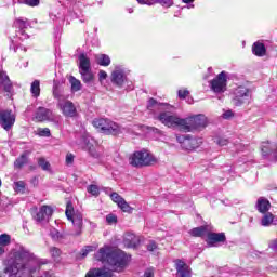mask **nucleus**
<instances>
[{
	"mask_svg": "<svg viewBox=\"0 0 277 277\" xmlns=\"http://www.w3.org/2000/svg\"><path fill=\"white\" fill-rule=\"evenodd\" d=\"M0 79H2V83L4 84V91L12 92V82L10 81V77L1 74Z\"/></svg>",
	"mask_w": 277,
	"mask_h": 277,
	"instance_id": "obj_33",
	"label": "nucleus"
},
{
	"mask_svg": "<svg viewBox=\"0 0 277 277\" xmlns=\"http://www.w3.org/2000/svg\"><path fill=\"white\" fill-rule=\"evenodd\" d=\"M157 119L161 124H164V127H168L169 129H179L180 131H183V118L172 115L170 111L160 113Z\"/></svg>",
	"mask_w": 277,
	"mask_h": 277,
	"instance_id": "obj_6",
	"label": "nucleus"
},
{
	"mask_svg": "<svg viewBox=\"0 0 277 277\" xmlns=\"http://www.w3.org/2000/svg\"><path fill=\"white\" fill-rule=\"evenodd\" d=\"M80 75L84 83H92L94 81V74H92L91 69L80 70Z\"/></svg>",
	"mask_w": 277,
	"mask_h": 277,
	"instance_id": "obj_29",
	"label": "nucleus"
},
{
	"mask_svg": "<svg viewBox=\"0 0 277 277\" xmlns=\"http://www.w3.org/2000/svg\"><path fill=\"white\" fill-rule=\"evenodd\" d=\"M68 220L74 224L75 233L72 235H80L81 229L83 228V214L76 213Z\"/></svg>",
	"mask_w": 277,
	"mask_h": 277,
	"instance_id": "obj_19",
	"label": "nucleus"
},
{
	"mask_svg": "<svg viewBox=\"0 0 277 277\" xmlns=\"http://www.w3.org/2000/svg\"><path fill=\"white\" fill-rule=\"evenodd\" d=\"M189 234L192 235V237H205V235H208V229L207 226H200V227H196L193 228Z\"/></svg>",
	"mask_w": 277,
	"mask_h": 277,
	"instance_id": "obj_30",
	"label": "nucleus"
},
{
	"mask_svg": "<svg viewBox=\"0 0 277 277\" xmlns=\"http://www.w3.org/2000/svg\"><path fill=\"white\" fill-rule=\"evenodd\" d=\"M53 215V208L49 206H42L37 212L35 220L36 222H49Z\"/></svg>",
	"mask_w": 277,
	"mask_h": 277,
	"instance_id": "obj_16",
	"label": "nucleus"
},
{
	"mask_svg": "<svg viewBox=\"0 0 277 277\" xmlns=\"http://www.w3.org/2000/svg\"><path fill=\"white\" fill-rule=\"evenodd\" d=\"M30 92L35 98H38V96H40V80H35L31 83Z\"/></svg>",
	"mask_w": 277,
	"mask_h": 277,
	"instance_id": "obj_31",
	"label": "nucleus"
},
{
	"mask_svg": "<svg viewBox=\"0 0 277 277\" xmlns=\"http://www.w3.org/2000/svg\"><path fill=\"white\" fill-rule=\"evenodd\" d=\"M118 207L121 209V211H123V213H131L133 211V208H131V206H129L124 199L119 203Z\"/></svg>",
	"mask_w": 277,
	"mask_h": 277,
	"instance_id": "obj_37",
	"label": "nucleus"
},
{
	"mask_svg": "<svg viewBox=\"0 0 277 277\" xmlns=\"http://www.w3.org/2000/svg\"><path fill=\"white\" fill-rule=\"evenodd\" d=\"M87 190L89 194H91V196H98V194H101V190L98 189V187L94 184L89 185L87 187Z\"/></svg>",
	"mask_w": 277,
	"mask_h": 277,
	"instance_id": "obj_43",
	"label": "nucleus"
},
{
	"mask_svg": "<svg viewBox=\"0 0 277 277\" xmlns=\"http://www.w3.org/2000/svg\"><path fill=\"white\" fill-rule=\"evenodd\" d=\"M16 122V115L12 109H0V127L4 131H10Z\"/></svg>",
	"mask_w": 277,
	"mask_h": 277,
	"instance_id": "obj_8",
	"label": "nucleus"
},
{
	"mask_svg": "<svg viewBox=\"0 0 277 277\" xmlns=\"http://www.w3.org/2000/svg\"><path fill=\"white\" fill-rule=\"evenodd\" d=\"M157 3L162 5V8H172V5H174V0H157Z\"/></svg>",
	"mask_w": 277,
	"mask_h": 277,
	"instance_id": "obj_46",
	"label": "nucleus"
},
{
	"mask_svg": "<svg viewBox=\"0 0 277 277\" xmlns=\"http://www.w3.org/2000/svg\"><path fill=\"white\" fill-rule=\"evenodd\" d=\"M50 235H51V237H52V239H60V232H57V230H52L51 233H50Z\"/></svg>",
	"mask_w": 277,
	"mask_h": 277,
	"instance_id": "obj_57",
	"label": "nucleus"
},
{
	"mask_svg": "<svg viewBox=\"0 0 277 277\" xmlns=\"http://www.w3.org/2000/svg\"><path fill=\"white\" fill-rule=\"evenodd\" d=\"M255 207L260 213H267V211H269L272 207V203H269V200H267V198L260 197L256 201Z\"/></svg>",
	"mask_w": 277,
	"mask_h": 277,
	"instance_id": "obj_22",
	"label": "nucleus"
},
{
	"mask_svg": "<svg viewBox=\"0 0 277 277\" xmlns=\"http://www.w3.org/2000/svg\"><path fill=\"white\" fill-rule=\"evenodd\" d=\"M110 81L111 83H114V85L122 88V85H124V81H127L124 69L116 67L115 70L111 72Z\"/></svg>",
	"mask_w": 277,
	"mask_h": 277,
	"instance_id": "obj_14",
	"label": "nucleus"
},
{
	"mask_svg": "<svg viewBox=\"0 0 277 277\" xmlns=\"http://www.w3.org/2000/svg\"><path fill=\"white\" fill-rule=\"evenodd\" d=\"M262 156L263 157H274L276 150V144L269 142H263L261 145Z\"/></svg>",
	"mask_w": 277,
	"mask_h": 277,
	"instance_id": "obj_21",
	"label": "nucleus"
},
{
	"mask_svg": "<svg viewBox=\"0 0 277 277\" xmlns=\"http://www.w3.org/2000/svg\"><path fill=\"white\" fill-rule=\"evenodd\" d=\"M80 70H90V58L85 54L78 56Z\"/></svg>",
	"mask_w": 277,
	"mask_h": 277,
	"instance_id": "obj_27",
	"label": "nucleus"
},
{
	"mask_svg": "<svg viewBox=\"0 0 277 277\" xmlns=\"http://www.w3.org/2000/svg\"><path fill=\"white\" fill-rule=\"evenodd\" d=\"M11 241H12V238L10 237V235L8 234L0 235V246H3L5 248V246H10Z\"/></svg>",
	"mask_w": 277,
	"mask_h": 277,
	"instance_id": "obj_38",
	"label": "nucleus"
},
{
	"mask_svg": "<svg viewBox=\"0 0 277 277\" xmlns=\"http://www.w3.org/2000/svg\"><path fill=\"white\" fill-rule=\"evenodd\" d=\"M5 253V247L3 245H0V256Z\"/></svg>",
	"mask_w": 277,
	"mask_h": 277,
	"instance_id": "obj_60",
	"label": "nucleus"
},
{
	"mask_svg": "<svg viewBox=\"0 0 277 277\" xmlns=\"http://www.w3.org/2000/svg\"><path fill=\"white\" fill-rule=\"evenodd\" d=\"M250 98H252V91L247 87L239 85L234 89L232 101L236 107H241V105L250 103Z\"/></svg>",
	"mask_w": 277,
	"mask_h": 277,
	"instance_id": "obj_7",
	"label": "nucleus"
},
{
	"mask_svg": "<svg viewBox=\"0 0 277 277\" xmlns=\"http://www.w3.org/2000/svg\"><path fill=\"white\" fill-rule=\"evenodd\" d=\"M4 274L8 277H34V274L47 265V260H40L31 251L22 247L10 253Z\"/></svg>",
	"mask_w": 277,
	"mask_h": 277,
	"instance_id": "obj_1",
	"label": "nucleus"
},
{
	"mask_svg": "<svg viewBox=\"0 0 277 277\" xmlns=\"http://www.w3.org/2000/svg\"><path fill=\"white\" fill-rule=\"evenodd\" d=\"M146 248L148 252H155V250H158L159 246L154 240H149L148 243L146 245Z\"/></svg>",
	"mask_w": 277,
	"mask_h": 277,
	"instance_id": "obj_45",
	"label": "nucleus"
},
{
	"mask_svg": "<svg viewBox=\"0 0 277 277\" xmlns=\"http://www.w3.org/2000/svg\"><path fill=\"white\" fill-rule=\"evenodd\" d=\"M19 3L24 5H29V8H36L40 5V0H18Z\"/></svg>",
	"mask_w": 277,
	"mask_h": 277,
	"instance_id": "obj_40",
	"label": "nucleus"
},
{
	"mask_svg": "<svg viewBox=\"0 0 277 277\" xmlns=\"http://www.w3.org/2000/svg\"><path fill=\"white\" fill-rule=\"evenodd\" d=\"M92 228H96V224L93 222H90Z\"/></svg>",
	"mask_w": 277,
	"mask_h": 277,
	"instance_id": "obj_62",
	"label": "nucleus"
},
{
	"mask_svg": "<svg viewBox=\"0 0 277 277\" xmlns=\"http://www.w3.org/2000/svg\"><path fill=\"white\" fill-rule=\"evenodd\" d=\"M57 107L66 118H75L77 116V107L68 100H60Z\"/></svg>",
	"mask_w": 277,
	"mask_h": 277,
	"instance_id": "obj_11",
	"label": "nucleus"
},
{
	"mask_svg": "<svg viewBox=\"0 0 277 277\" xmlns=\"http://www.w3.org/2000/svg\"><path fill=\"white\" fill-rule=\"evenodd\" d=\"M195 0H182L183 3H194Z\"/></svg>",
	"mask_w": 277,
	"mask_h": 277,
	"instance_id": "obj_61",
	"label": "nucleus"
},
{
	"mask_svg": "<svg viewBox=\"0 0 277 277\" xmlns=\"http://www.w3.org/2000/svg\"><path fill=\"white\" fill-rule=\"evenodd\" d=\"M175 269L180 277H189L192 276V268H189V265L185 263L183 260H175Z\"/></svg>",
	"mask_w": 277,
	"mask_h": 277,
	"instance_id": "obj_17",
	"label": "nucleus"
},
{
	"mask_svg": "<svg viewBox=\"0 0 277 277\" xmlns=\"http://www.w3.org/2000/svg\"><path fill=\"white\" fill-rule=\"evenodd\" d=\"M38 166L45 172H49V170H51V163H49V161H47V159H44V158L38 159Z\"/></svg>",
	"mask_w": 277,
	"mask_h": 277,
	"instance_id": "obj_35",
	"label": "nucleus"
},
{
	"mask_svg": "<svg viewBox=\"0 0 277 277\" xmlns=\"http://www.w3.org/2000/svg\"><path fill=\"white\" fill-rule=\"evenodd\" d=\"M252 53L255 54L256 57H264V55L267 53V50L265 49V44L259 41L253 43Z\"/></svg>",
	"mask_w": 277,
	"mask_h": 277,
	"instance_id": "obj_25",
	"label": "nucleus"
},
{
	"mask_svg": "<svg viewBox=\"0 0 277 277\" xmlns=\"http://www.w3.org/2000/svg\"><path fill=\"white\" fill-rule=\"evenodd\" d=\"M123 243L127 248H137L140 246V237L135 234L128 233L124 235Z\"/></svg>",
	"mask_w": 277,
	"mask_h": 277,
	"instance_id": "obj_20",
	"label": "nucleus"
},
{
	"mask_svg": "<svg viewBox=\"0 0 277 277\" xmlns=\"http://www.w3.org/2000/svg\"><path fill=\"white\" fill-rule=\"evenodd\" d=\"M155 105H157V100L149 98V101L147 103V109H153V107H155Z\"/></svg>",
	"mask_w": 277,
	"mask_h": 277,
	"instance_id": "obj_54",
	"label": "nucleus"
},
{
	"mask_svg": "<svg viewBox=\"0 0 277 277\" xmlns=\"http://www.w3.org/2000/svg\"><path fill=\"white\" fill-rule=\"evenodd\" d=\"M82 148L84 150H88L92 157L95 159L98 158V154L96 153V149L94 148L95 141L90 136V134H85L82 136Z\"/></svg>",
	"mask_w": 277,
	"mask_h": 277,
	"instance_id": "obj_15",
	"label": "nucleus"
},
{
	"mask_svg": "<svg viewBox=\"0 0 277 277\" xmlns=\"http://www.w3.org/2000/svg\"><path fill=\"white\" fill-rule=\"evenodd\" d=\"M98 249V245L94 243V245H91V246H87L84 247L82 250H81V256L83 259H85V256H88V253L89 252H94L95 250Z\"/></svg>",
	"mask_w": 277,
	"mask_h": 277,
	"instance_id": "obj_34",
	"label": "nucleus"
},
{
	"mask_svg": "<svg viewBox=\"0 0 277 277\" xmlns=\"http://www.w3.org/2000/svg\"><path fill=\"white\" fill-rule=\"evenodd\" d=\"M14 190L17 192V194H25V182L23 181L15 182Z\"/></svg>",
	"mask_w": 277,
	"mask_h": 277,
	"instance_id": "obj_39",
	"label": "nucleus"
},
{
	"mask_svg": "<svg viewBox=\"0 0 277 277\" xmlns=\"http://www.w3.org/2000/svg\"><path fill=\"white\" fill-rule=\"evenodd\" d=\"M180 98H185L186 96H189V91L188 90H180L177 92Z\"/></svg>",
	"mask_w": 277,
	"mask_h": 277,
	"instance_id": "obj_53",
	"label": "nucleus"
},
{
	"mask_svg": "<svg viewBox=\"0 0 277 277\" xmlns=\"http://www.w3.org/2000/svg\"><path fill=\"white\" fill-rule=\"evenodd\" d=\"M129 163L132 168H149L150 166H157L159 158L153 155V153L142 149L134 151L129 157Z\"/></svg>",
	"mask_w": 277,
	"mask_h": 277,
	"instance_id": "obj_3",
	"label": "nucleus"
},
{
	"mask_svg": "<svg viewBox=\"0 0 277 277\" xmlns=\"http://www.w3.org/2000/svg\"><path fill=\"white\" fill-rule=\"evenodd\" d=\"M107 79V71L105 70H100L98 71V81L100 83H103Z\"/></svg>",
	"mask_w": 277,
	"mask_h": 277,
	"instance_id": "obj_51",
	"label": "nucleus"
},
{
	"mask_svg": "<svg viewBox=\"0 0 277 277\" xmlns=\"http://www.w3.org/2000/svg\"><path fill=\"white\" fill-rule=\"evenodd\" d=\"M75 213V208L72 207V202H67L66 205V211H65V215L67 217V220H72V215Z\"/></svg>",
	"mask_w": 277,
	"mask_h": 277,
	"instance_id": "obj_36",
	"label": "nucleus"
},
{
	"mask_svg": "<svg viewBox=\"0 0 277 277\" xmlns=\"http://www.w3.org/2000/svg\"><path fill=\"white\" fill-rule=\"evenodd\" d=\"M49 251L52 259H60V256H62V250L57 247H51Z\"/></svg>",
	"mask_w": 277,
	"mask_h": 277,
	"instance_id": "obj_41",
	"label": "nucleus"
},
{
	"mask_svg": "<svg viewBox=\"0 0 277 277\" xmlns=\"http://www.w3.org/2000/svg\"><path fill=\"white\" fill-rule=\"evenodd\" d=\"M276 216L272 214L271 212H266L264 216L261 220L262 226H272V224L276 225L277 221L275 220Z\"/></svg>",
	"mask_w": 277,
	"mask_h": 277,
	"instance_id": "obj_26",
	"label": "nucleus"
},
{
	"mask_svg": "<svg viewBox=\"0 0 277 277\" xmlns=\"http://www.w3.org/2000/svg\"><path fill=\"white\" fill-rule=\"evenodd\" d=\"M1 185H2V182H1V180H0V187H1Z\"/></svg>",
	"mask_w": 277,
	"mask_h": 277,
	"instance_id": "obj_64",
	"label": "nucleus"
},
{
	"mask_svg": "<svg viewBox=\"0 0 277 277\" xmlns=\"http://www.w3.org/2000/svg\"><path fill=\"white\" fill-rule=\"evenodd\" d=\"M224 241H226V235L224 233H208V246L213 247L215 243H224Z\"/></svg>",
	"mask_w": 277,
	"mask_h": 277,
	"instance_id": "obj_18",
	"label": "nucleus"
},
{
	"mask_svg": "<svg viewBox=\"0 0 277 277\" xmlns=\"http://www.w3.org/2000/svg\"><path fill=\"white\" fill-rule=\"evenodd\" d=\"M29 21L27 18H16L14 21L13 27H15L16 30V37L19 38V40H27L29 38V35L25 32L26 29L29 28Z\"/></svg>",
	"mask_w": 277,
	"mask_h": 277,
	"instance_id": "obj_12",
	"label": "nucleus"
},
{
	"mask_svg": "<svg viewBox=\"0 0 277 277\" xmlns=\"http://www.w3.org/2000/svg\"><path fill=\"white\" fill-rule=\"evenodd\" d=\"M31 155V150H25L14 162L15 168L18 170L24 166H27V161H29V156Z\"/></svg>",
	"mask_w": 277,
	"mask_h": 277,
	"instance_id": "obj_23",
	"label": "nucleus"
},
{
	"mask_svg": "<svg viewBox=\"0 0 277 277\" xmlns=\"http://www.w3.org/2000/svg\"><path fill=\"white\" fill-rule=\"evenodd\" d=\"M53 96L54 98H57V101H64V98L62 97V91H60V89H57V87L53 88Z\"/></svg>",
	"mask_w": 277,
	"mask_h": 277,
	"instance_id": "obj_49",
	"label": "nucleus"
},
{
	"mask_svg": "<svg viewBox=\"0 0 277 277\" xmlns=\"http://www.w3.org/2000/svg\"><path fill=\"white\" fill-rule=\"evenodd\" d=\"M34 119L36 120V122H47V121L53 122L54 120L53 111L49 108L39 107L35 111Z\"/></svg>",
	"mask_w": 277,
	"mask_h": 277,
	"instance_id": "obj_13",
	"label": "nucleus"
},
{
	"mask_svg": "<svg viewBox=\"0 0 277 277\" xmlns=\"http://www.w3.org/2000/svg\"><path fill=\"white\" fill-rule=\"evenodd\" d=\"M94 259L100 263H104V265H109L113 269H122L129 261V256L124 251L114 250L107 245L95 252Z\"/></svg>",
	"mask_w": 277,
	"mask_h": 277,
	"instance_id": "obj_2",
	"label": "nucleus"
},
{
	"mask_svg": "<svg viewBox=\"0 0 277 277\" xmlns=\"http://www.w3.org/2000/svg\"><path fill=\"white\" fill-rule=\"evenodd\" d=\"M144 277H155V273L151 269H147L144 274Z\"/></svg>",
	"mask_w": 277,
	"mask_h": 277,
	"instance_id": "obj_58",
	"label": "nucleus"
},
{
	"mask_svg": "<svg viewBox=\"0 0 277 277\" xmlns=\"http://www.w3.org/2000/svg\"><path fill=\"white\" fill-rule=\"evenodd\" d=\"M38 135L40 137H51V130L49 128H39Z\"/></svg>",
	"mask_w": 277,
	"mask_h": 277,
	"instance_id": "obj_42",
	"label": "nucleus"
},
{
	"mask_svg": "<svg viewBox=\"0 0 277 277\" xmlns=\"http://www.w3.org/2000/svg\"><path fill=\"white\" fill-rule=\"evenodd\" d=\"M85 277H111V272L103 268H92L87 273Z\"/></svg>",
	"mask_w": 277,
	"mask_h": 277,
	"instance_id": "obj_24",
	"label": "nucleus"
},
{
	"mask_svg": "<svg viewBox=\"0 0 277 277\" xmlns=\"http://www.w3.org/2000/svg\"><path fill=\"white\" fill-rule=\"evenodd\" d=\"M234 114H233V110H227L223 114V118L225 120H229V118H233Z\"/></svg>",
	"mask_w": 277,
	"mask_h": 277,
	"instance_id": "obj_55",
	"label": "nucleus"
},
{
	"mask_svg": "<svg viewBox=\"0 0 277 277\" xmlns=\"http://www.w3.org/2000/svg\"><path fill=\"white\" fill-rule=\"evenodd\" d=\"M226 72L222 71L213 80L210 81V90L215 94H222L226 92Z\"/></svg>",
	"mask_w": 277,
	"mask_h": 277,
	"instance_id": "obj_9",
	"label": "nucleus"
},
{
	"mask_svg": "<svg viewBox=\"0 0 277 277\" xmlns=\"http://www.w3.org/2000/svg\"><path fill=\"white\" fill-rule=\"evenodd\" d=\"M140 5H155L157 0H136Z\"/></svg>",
	"mask_w": 277,
	"mask_h": 277,
	"instance_id": "obj_48",
	"label": "nucleus"
},
{
	"mask_svg": "<svg viewBox=\"0 0 277 277\" xmlns=\"http://www.w3.org/2000/svg\"><path fill=\"white\" fill-rule=\"evenodd\" d=\"M182 131L189 133L198 129H205L207 127V117L205 115H195L183 119Z\"/></svg>",
	"mask_w": 277,
	"mask_h": 277,
	"instance_id": "obj_5",
	"label": "nucleus"
},
{
	"mask_svg": "<svg viewBox=\"0 0 277 277\" xmlns=\"http://www.w3.org/2000/svg\"><path fill=\"white\" fill-rule=\"evenodd\" d=\"M92 124L100 133H104L105 135H118V133H122V128L109 119H94Z\"/></svg>",
	"mask_w": 277,
	"mask_h": 277,
	"instance_id": "obj_4",
	"label": "nucleus"
},
{
	"mask_svg": "<svg viewBox=\"0 0 277 277\" xmlns=\"http://www.w3.org/2000/svg\"><path fill=\"white\" fill-rule=\"evenodd\" d=\"M106 222H107V224H117L118 216H116L115 214H108V215H106Z\"/></svg>",
	"mask_w": 277,
	"mask_h": 277,
	"instance_id": "obj_47",
	"label": "nucleus"
},
{
	"mask_svg": "<svg viewBox=\"0 0 277 277\" xmlns=\"http://www.w3.org/2000/svg\"><path fill=\"white\" fill-rule=\"evenodd\" d=\"M177 142L184 150H196L202 144V138L187 136H177Z\"/></svg>",
	"mask_w": 277,
	"mask_h": 277,
	"instance_id": "obj_10",
	"label": "nucleus"
},
{
	"mask_svg": "<svg viewBox=\"0 0 277 277\" xmlns=\"http://www.w3.org/2000/svg\"><path fill=\"white\" fill-rule=\"evenodd\" d=\"M95 60L100 66H109L111 64V58L107 54H97Z\"/></svg>",
	"mask_w": 277,
	"mask_h": 277,
	"instance_id": "obj_28",
	"label": "nucleus"
},
{
	"mask_svg": "<svg viewBox=\"0 0 277 277\" xmlns=\"http://www.w3.org/2000/svg\"><path fill=\"white\" fill-rule=\"evenodd\" d=\"M268 248H271V250H277V239L271 240Z\"/></svg>",
	"mask_w": 277,
	"mask_h": 277,
	"instance_id": "obj_56",
	"label": "nucleus"
},
{
	"mask_svg": "<svg viewBox=\"0 0 277 277\" xmlns=\"http://www.w3.org/2000/svg\"><path fill=\"white\" fill-rule=\"evenodd\" d=\"M215 143L217 144V146H227L228 138L216 137Z\"/></svg>",
	"mask_w": 277,
	"mask_h": 277,
	"instance_id": "obj_50",
	"label": "nucleus"
},
{
	"mask_svg": "<svg viewBox=\"0 0 277 277\" xmlns=\"http://www.w3.org/2000/svg\"><path fill=\"white\" fill-rule=\"evenodd\" d=\"M274 161H277V146L275 145V153H273Z\"/></svg>",
	"mask_w": 277,
	"mask_h": 277,
	"instance_id": "obj_59",
	"label": "nucleus"
},
{
	"mask_svg": "<svg viewBox=\"0 0 277 277\" xmlns=\"http://www.w3.org/2000/svg\"><path fill=\"white\" fill-rule=\"evenodd\" d=\"M110 198L117 206L124 200V198H122V196H120L118 193H111Z\"/></svg>",
	"mask_w": 277,
	"mask_h": 277,
	"instance_id": "obj_44",
	"label": "nucleus"
},
{
	"mask_svg": "<svg viewBox=\"0 0 277 277\" xmlns=\"http://www.w3.org/2000/svg\"><path fill=\"white\" fill-rule=\"evenodd\" d=\"M69 82L72 92H79V90H81V81L75 78L74 76H70Z\"/></svg>",
	"mask_w": 277,
	"mask_h": 277,
	"instance_id": "obj_32",
	"label": "nucleus"
},
{
	"mask_svg": "<svg viewBox=\"0 0 277 277\" xmlns=\"http://www.w3.org/2000/svg\"><path fill=\"white\" fill-rule=\"evenodd\" d=\"M65 161L67 166H72V162L75 161V156L72 154H67Z\"/></svg>",
	"mask_w": 277,
	"mask_h": 277,
	"instance_id": "obj_52",
	"label": "nucleus"
},
{
	"mask_svg": "<svg viewBox=\"0 0 277 277\" xmlns=\"http://www.w3.org/2000/svg\"><path fill=\"white\" fill-rule=\"evenodd\" d=\"M129 14H133V9L128 10Z\"/></svg>",
	"mask_w": 277,
	"mask_h": 277,
	"instance_id": "obj_63",
	"label": "nucleus"
}]
</instances>
